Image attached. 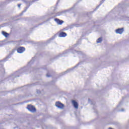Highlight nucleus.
Segmentation results:
<instances>
[{"instance_id": "nucleus-11", "label": "nucleus", "mask_w": 129, "mask_h": 129, "mask_svg": "<svg viewBox=\"0 0 129 129\" xmlns=\"http://www.w3.org/2000/svg\"><path fill=\"white\" fill-rule=\"evenodd\" d=\"M46 76H47V77H50L51 76V75H49V74H47L46 75Z\"/></svg>"}, {"instance_id": "nucleus-7", "label": "nucleus", "mask_w": 129, "mask_h": 129, "mask_svg": "<svg viewBox=\"0 0 129 129\" xmlns=\"http://www.w3.org/2000/svg\"><path fill=\"white\" fill-rule=\"evenodd\" d=\"M66 36H67V34L63 32H60L59 34V37H60V38L66 37Z\"/></svg>"}, {"instance_id": "nucleus-1", "label": "nucleus", "mask_w": 129, "mask_h": 129, "mask_svg": "<svg viewBox=\"0 0 129 129\" xmlns=\"http://www.w3.org/2000/svg\"><path fill=\"white\" fill-rule=\"evenodd\" d=\"M27 108L28 109V110L30 111L31 112H36V111H37V109H36V108L35 107V106H33L32 105H28Z\"/></svg>"}, {"instance_id": "nucleus-8", "label": "nucleus", "mask_w": 129, "mask_h": 129, "mask_svg": "<svg viewBox=\"0 0 129 129\" xmlns=\"http://www.w3.org/2000/svg\"><path fill=\"white\" fill-rule=\"evenodd\" d=\"M2 34L4 35V36H5V37H6V38L7 37H9V33H7V32H5V31H2Z\"/></svg>"}, {"instance_id": "nucleus-12", "label": "nucleus", "mask_w": 129, "mask_h": 129, "mask_svg": "<svg viewBox=\"0 0 129 129\" xmlns=\"http://www.w3.org/2000/svg\"><path fill=\"white\" fill-rule=\"evenodd\" d=\"M22 2H24V3H26V0H22Z\"/></svg>"}, {"instance_id": "nucleus-2", "label": "nucleus", "mask_w": 129, "mask_h": 129, "mask_svg": "<svg viewBox=\"0 0 129 129\" xmlns=\"http://www.w3.org/2000/svg\"><path fill=\"white\" fill-rule=\"evenodd\" d=\"M55 106L58 107V108H60V109H63V108H64V104H62L60 102H56L55 103Z\"/></svg>"}, {"instance_id": "nucleus-3", "label": "nucleus", "mask_w": 129, "mask_h": 129, "mask_svg": "<svg viewBox=\"0 0 129 129\" xmlns=\"http://www.w3.org/2000/svg\"><path fill=\"white\" fill-rule=\"evenodd\" d=\"M55 22L57 24V25H62L64 23V21L63 20H61L58 18H55L54 19Z\"/></svg>"}, {"instance_id": "nucleus-9", "label": "nucleus", "mask_w": 129, "mask_h": 129, "mask_svg": "<svg viewBox=\"0 0 129 129\" xmlns=\"http://www.w3.org/2000/svg\"><path fill=\"white\" fill-rule=\"evenodd\" d=\"M102 41V38L100 37L98 38L97 40V43H101V42Z\"/></svg>"}, {"instance_id": "nucleus-10", "label": "nucleus", "mask_w": 129, "mask_h": 129, "mask_svg": "<svg viewBox=\"0 0 129 129\" xmlns=\"http://www.w3.org/2000/svg\"><path fill=\"white\" fill-rule=\"evenodd\" d=\"M22 5V4H18V8L20 9V8H21V6Z\"/></svg>"}, {"instance_id": "nucleus-5", "label": "nucleus", "mask_w": 129, "mask_h": 129, "mask_svg": "<svg viewBox=\"0 0 129 129\" xmlns=\"http://www.w3.org/2000/svg\"><path fill=\"white\" fill-rule=\"evenodd\" d=\"M116 34H122L123 33V28H118L115 30Z\"/></svg>"}, {"instance_id": "nucleus-4", "label": "nucleus", "mask_w": 129, "mask_h": 129, "mask_svg": "<svg viewBox=\"0 0 129 129\" xmlns=\"http://www.w3.org/2000/svg\"><path fill=\"white\" fill-rule=\"evenodd\" d=\"M26 49L24 47H20L18 48H17V52L18 53H23V52H25V50Z\"/></svg>"}, {"instance_id": "nucleus-6", "label": "nucleus", "mask_w": 129, "mask_h": 129, "mask_svg": "<svg viewBox=\"0 0 129 129\" xmlns=\"http://www.w3.org/2000/svg\"><path fill=\"white\" fill-rule=\"evenodd\" d=\"M72 103L75 107V108H78V103H77V102L75 101V100L72 101Z\"/></svg>"}]
</instances>
